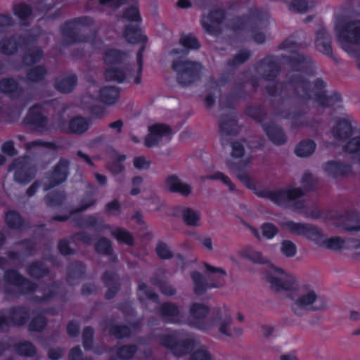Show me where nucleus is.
I'll list each match as a JSON object with an SVG mask.
<instances>
[{"mask_svg":"<svg viewBox=\"0 0 360 360\" xmlns=\"http://www.w3.org/2000/svg\"><path fill=\"white\" fill-rule=\"evenodd\" d=\"M250 164V160L235 162L231 160L226 161V166L236 178L257 196L269 199L278 205L285 201H294L304 195V191L301 188H288L285 190L269 191L267 188L258 189L255 181L248 174L246 169Z\"/></svg>","mask_w":360,"mask_h":360,"instance_id":"obj_1","label":"nucleus"},{"mask_svg":"<svg viewBox=\"0 0 360 360\" xmlns=\"http://www.w3.org/2000/svg\"><path fill=\"white\" fill-rule=\"evenodd\" d=\"M4 292L6 296L17 297L20 295H32V300L37 303H43L52 300L56 295L54 290L50 289L43 295H34L38 285L25 277L15 269H7L4 271Z\"/></svg>","mask_w":360,"mask_h":360,"instance_id":"obj_2","label":"nucleus"},{"mask_svg":"<svg viewBox=\"0 0 360 360\" xmlns=\"http://www.w3.org/2000/svg\"><path fill=\"white\" fill-rule=\"evenodd\" d=\"M335 122L332 129L334 138L338 141H347L342 146L343 151L354 155L360 164V129L357 128V122L347 114L335 118Z\"/></svg>","mask_w":360,"mask_h":360,"instance_id":"obj_3","label":"nucleus"},{"mask_svg":"<svg viewBox=\"0 0 360 360\" xmlns=\"http://www.w3.org/2000/svg\"><path fill=\"white\" fill-rule=\"evenodd\" d=\"M285 225L291 233L304 236L319 246L333 250H340L344 248V239L339 236L323 239L322 232L314 225L293 221H288Z\"/></svg>","mask_w":360,"mask_h":360,"instance_id":"obj_4","label":"nucleus"},{"mask_svg":"<svg viewBox=\"0 0 360 360\" xmlns=\"http://www.w3.org/2000/svg\"><path fill=\"white\" fill-rule=\"evenodd\" d=\"M172 68L176 74L177 83L186 87L200 80L203 66L198 61L176 58L172 63Z\"/></svg>","mask_w":360,"mask_h":360,"instance_id":"obj_5","label":"nucleus"},{"mask_svg":"<svg viewBox=\"0 0 360 360\" xmlns=\"http://www.w3.org/2000/svg\"><path fill=\"white\" fill-rule=\"evenodd\" d=\"M94 23L90 16H80L66 20L60 26V32L65 44L69 46L78 43H86L90 41L89 37L80 34L77 26L89 27Z\"/></svg>","mask_w":360,"mask_h":360,"instance_id":"obj_6","label":"nucleus"},{"mask_svg":"<svg viewBox=\"0 0 360 360\" xmlns=\"http://www.w3.org/2000/svg\"><path fill=\"white\" fill-rule=\"evenodd\" d=\"M204 267L207 271L211 274H219L220 275L217 277L210 276L208 281L199 271L191 272V278L193 283V292L196 295H202L210 288H219L223 286L225 281L224 277L226 276V272L224 269L213 266L207 263L204 264Z\"/></svg>","mask_w":360,"mask_h":360,"instance_id":"obj_7","label":"nucleus"},{"mask_svg":"<svg viewBox=\"0 0 360 360\" xmlns=\"http://www.w3.org/2000/svg\"><path fill=\"white\" fill-rule=\"evenodd\" d=\"M182 336L181 330H172L169 333L160 335L159 342L176 357H183L193 351L195 341L191 338H183Z\"/></svg>","mask_w":360,"mask_h":360,"instance_id":"obj_8","label":"nucleus"},{"mask_svg":"<svg viewBox=\"0 0 360 360\" xmlns=\"http://www.w3.org/2000/svg\"><path fill=\"white\" fill-rule=\"evenodd\" d=\"M269 17L266 11L253 6L249 9L248 14L238 15L229 20L228 27L234 32L247 30L253 32L257 29L259 24L267 21Z\"/></svg>","mask_w":360,"mask_h":360,"instance_id":"obj_9","label":"nucleus"},{"mask_svg":"<svg viewBox=\"0 0 360 360\" xmlns=\"http://www.w3.org/2000/svg\"><path fill=\"white\" fill-rule=\"evenodd\" d=\"M210 311V309L202 303L194 302L190 307V315L192 319V325L202 331L207 332L214 326L217 321L221 319V309L219 307L214 308L212 312L210 320L206 317Z\"/></svg>","mask_w":360,"mask_h":360,"instance_id":"obj_10","label":"nucleus"},{"mask_svg":"<svg viewBox=\"0 0 360 360\" xmlns=\"http://www.w3.org/2000/svg\"><path fill=\"white\" fill-rule=\"evenodd\" d=\"M337 39L345 51L350 44H360V20H347L341 19L335 26Z\"/></svg>","mask_w":360,"mask_h":360,"instance_id":"obj_11","label":"nucleus"},{"mask_svg":"<svg viewBox=\"0 0 360 360\" xmlns=\"http://www.w3.org/2000/svg\"><path fill=\"white\" fill-rule=\"evenodd\" d=\"M38 38L37 34L31 32L4 37L0 39V53L4 56H13L20 48L37 44Z\"/></svg>","mask_w":360,"mask_h":360,"instance_id":"obj_12","label":"nucleus"},{"mask_svg":"<svg viewBox=\"0 0 360 360\" xmlns=\"http://www.w3.org/2000/svg\"><path fill=\"white\" fill-rule=\"evenodd\" d=\"M13 170L14 180L20 184H27L34 179L37 174L36 165L28 156L19 157L9 166V171Z\"/></svg>","mask_w":360,"mask_h":360,"instance_id":"obj_13","label":"nucleus"},{"mask_svg":"<svg viewBox=\"0 0 360 360\" xmlns=\"http://www.w3.org/2000/svg\"><path fill=\"white\" fill-rule=\"evenodd\" d=\"M313 86L315 91L314 100L316 103L322 108H331L333 106L340 107L342 102V96L337 91H333L330 94H326V82L321 78H316L313 82Z\"/></svg>","mask_w":360,"mask_h":360,"instance_id":"obj_14","label":"nucleus"},{"mask_svg":"<svg viewBox=\"0 0 360 360\" xmlns=\"http://www.w3.org/2000/svg\"><path fill=\"white\" fill-rule=\"evenodd\" d=\"M70 165L68 159L60 158L57 164L46 174L47 182L43 186L44 191H49L66 181L70 174Z\"/></svg>","mask_w":360,"mask_h":360,"instance_id":"obj_15","label":"nucleus"},{"mask_svg":"<svg viewBox=\"0 0 360 360\" xmlns=\"http://www.w3.org/2000/svg\"><path fill=\"white\" fill-rule=\"evenodd\" d=\"M23 123L33 131L44 132L47 130L49 120L43 113L41 106L34 104L29 108Z\"/></svg>","mask_w":360,"mask_h":360,"instance_id":"obj_16","label":"nucleus"},{"mask_svg":"<svg viewBox=\"0 0 360 360\" xmlns=\"http://www.w3.org/2000/svg\"><path fill=\"white\" fill-rule=\"evenodd\" d=\"M273 269L275 272L281 274V277H276L270 274H267L265 276L266 281L270 283L272 290L279 292L282 291H293L296 289V281L293 276L285 274L281 268L273 267Z\"/></svg>","mask_w":360,"mask_h":360,"instance_id":"obj_17","label":"nucleus"},{"mask_svg":"<svg viewBox=\"0 0 360 360\" xmlns=\"http://www.w3.org/2000/svg\"><path fill=\"white\" fill-rule=\"evenodd\" d=\"M256 70L264 68L262 74L263 79L267 82L274 81L281 72V68L274 55L269 54L259 60L255 65Z\"/></svg>","mask_w":360,"mask_h":360,"instance_id":"obj_18","label":"nucleus"},{"mask_svg":"<svg viewBox=\"0 0 360 360\" xmlns=\"http://www.w3.org/2000/svg\"><path fill=\"white\" fill-rule=\"evenodd\" d=\"M226 16V12L225 10L221 8L212 9L207 16V20L210 22L202 20V27L207 34L212 36H218L221 32L220 25L225 20Z\"/></svg>","mask_w":360,"mask_h":360,"instance_id":"obj_19","label":"nucleus"},{"mask_svg":"<svg viewBox=\"0 0 360 360\" xmlns=\"http://www.w3.org/2000/svg\"><path fill=\"white\" fill-rule=\"evenodd\" d=\"M172 134V128L162 123L155 124L148 128V134L144 140L145 146L152 148L158 145L162 137H170Z\"/></svg>","mask_w":360,"mask_h":360,"instance_id":"obj_20","label":"nucleus"},{"mask_svg":"<svg viewBox=\"0 0 360 360\" xmlns=\"http://www.w3.org/2000/svg\"><path fill=\"white\" fill-rule=\"evenodd\" d=\"M88 188L94 190L93 193L91 194V196L89 194H86L79 203V206L71 210L70 211L69 214L59 215L56 214L52 217L51 220L55 221H60L64 222L68 221L71 216L86 211L89 207L95 205L97 202V200L94 198V195L96 194V190L94 186L89 184L87 186Z\"/></svg>","mask_w":360,"mask_h":360,"instance_id":"obj_21","label":"nucleus"},{"mask_svg":"<svg viewBox=\"0 0 360 360\" xmlns=\"http://www.w3.org/2000/svg\"><path fill=\"white\" fill-rule=\"evenodd\" d=\"M315 46L319 52L327 56L335 63H338V58L333 52L331 36L323 27L319 28L316 32Z\"/></svg>","mask_w":360,"mask_h":360,"instance_id":"obj_22","label":"nucleus"},{"mask_svg":"<svg viewBox=\"0 0 360 360\" xmlns=\"http://www.w3.org/2000/svg\"><path fill=\"white\" fill-rule=\"evenodd\" d=\"M323 169L332 178L343 179L352 173V167L341 161L328 160L323 165Z\"/></svg>","mask_w":360,"mask_h":360,"instance_id":"obj_23","label":"nucleus"},{"mask_svg":"<svg viewBox=\"0 0 360 360\" xmlns=\"http://www.w3.org/2000/svg\"><path fill=\"white\" fill-rule=\"evenodd\" d=\"M8 322L11 327L24 326L30 319V313L27 307L16 305L7 310Z\"/></svg>","mask_w":360,"mask_h":360,"instance_id":"obj_24","label":"nucleus"},{"mask_svg":"<svg viewBox=\"0 0 360 360\" xmlns=\"http://www.w3.org/2000/svg\"><path fill=\"white\" fill-rule=\"evenodd\" d=\"M102 283L108 288L104 297L107 300L114 298L121 288L120 278L116 272L105 270L101 278Z\"/></svg>","mask_w":360,"mask_h":360,"instance_id":"obj_25","label":"nucleus"},{"mask_svg":"<svg viewBox=\"0 0 360 360\" xmlns=\"http://www.w3.org/2000/svg\"><path fill=\"white\" fill-rule=\"evenodd\" d=\"M24 88L13 77L0 79V92L11 100H18L24 94Z\"/></svg>","mask_w":360,"mask_h":360,"instance_id":"obj_26","label":"nucleus"},{"mask_svg":"<svg viewBox=\"0 0 360 360\" xmlns=\"http://www.w3.org/2000/svg\"><path fill=\"white\" fill-rule=\"evenodd\" d=\"M306 112L301 108H297L294 111L276 110V114L281 116L285 120H291V129H297L300 128L309 126V122L305 119Z\"/></svg>","mask_w":360,"mask_h":360,"instance_id":"obj_27","label":"nucleus"},{"mask_svg":"<svg viewBox=\"0 0 360 360\" xmlns=\"http://www.w3.org/2000/svg\"><path fill=\"white\" fill-rule=\"evenodd\" d=\"M157 314L166 323L176 324L180 321V309L172 302H165L157 309Z\"/></svg>","mask_w":360,"mask_h":360,"instance_id":"obj_28","label":"nucleus"},{"mask_svg":"<svg viewBox=\"0 0 360 360\" xmlns=\"http://www.w3.org/2000/svg\"><path fill=\"white\" fill-rule=\"evenodd\" d=\"M22 49L23 53L20 56V58L25 67L37 65L44 58L43 49L36 44H31L27 48H22Z\"/></svg>","mask_w":360,"mask_h":360,"instance_id":"obj_29","label":"nucleus"},{"mask_svg":"<svg viewBox=\"0 0 360 360\" xmlns=\"http://www.w3.org/2000/svg\"><path fill=\"white\" fill-rule=\"evenodd\" d=\"M262 129L269 141L275 146H282L287 142V136L283 128L274 122L262 124Z\"/></svg>","mask_w":360,"mask_h":360,"instance_id":"obj_30","label":"nucleus"},{"mask_svg":"<svg viewBox=\"0 0 360 360\" xmlns=\"http://www.w3.org/2000/svg\"><path fill=\"white\" fill-rule=\"evenodd\" d=\"M340 226L347 231H360L358 212L355 210H346L338 217Z\"/></svg>","mask_w":360,"mask_h":360,"instance_id":"obj_31","label":"nucleus"},{"mask_svg":"<svg viewBox=\"0 0 360 360\" xmlns=\"http://www.w3.org/2000/svg\"><path fill=\"white\" fill-rule=\"evenodd\" d=\"M4 221L7 227L11 230H24L28 228V222L16 210L7 211L4 215Z\"/></svg>","mask_w":360,"mask_h":360,"instance_id":"obj_32","label":"nucleus"},{"mask_svg":"<svg viewBox=\"0 0 360 360\" xmlns=\"http://www.w3.org/2000/svg\"><path fill=\"white\" fill-rule=\"evenodd\" d=\"M78 84V77L75 74L58 77L54 81V88L62 94L72 93Z\"/></svg>","mask_w":360,"mask_h":360,"instance_id":"obj_33","label":"nucleus"},{"mask_svg":"<svg viewBox=\"0 0 360 360\" xmlns=\"http://www.w3.org/2000/svg\"><path fill=\"white\" fill-rule=\"evenodd\" d=\"M123 37L129 44H146L148 37L143 34L142 30L138 25H127L123 31Z\"/></svg>","mask_w":360,"mask_h":360,"instance_id":"obj_34","label":"nucleus"},{"mask_svg":"<svg viewBox=\"0 0 360 360\" xmlns=\"http://www.w3.org/2000/svg\"><path fill=\"white\" fill-rule=\"evenodd\" d=\"M238 122L236 119L231 118L228 115H221L219 122V130L221 134V144L224 146L226 143L223 136L236 135L237 131L236 127Z\"/></svg>","mask_w":360,"mask_h":360,"instance_id":"obj_35","label":"nucleus"},{"mask_svg":"<svg viewBox=\"0 0 360 360\" xmlns=\"http://www.w3.org/2000/svg\"><path fill=\"white\" fill-rule=\"evenodd\" d=\"M94 250L96 253L109 257L111 263H116L118 257L114 253L111 241L106 237H101L94 244Z\"/></svg>","mask_w":360,"mask_h":360,"instance_id":"obj_36","label":"nucleus"},{"mask_svg":"<svg viewBox=\"0 0 360 360\" xmlns=\"http://www.w3.org/2000/svg\"><path fill=\"white\" fill-rule=\"evenodd\" d=\"M165 185L172 193H180L184 196H187L191 193V186L182 183L175 174L169 175L166 178Z\"/></svg>","mask_w":360,"mask_h":360,"instance_id":"obj_37","label":"nucleus"},{"mask_svg":"<svg viewBox=\"0 0 360 360\" xmlns=\"http://www.w3.org/2000/svg\"><path fill=\"white\" fill-rule=\"evenodd\" d=\"M20 112L13 104H4L0 105V123L13 124L17 122L20 117Z\"/></svg>","mask_w":360,"mask_h":360,"instance_id":"obj_38","label":"nucleus"},{"mask_svg":"<svg viewBox=\"0 0 360 360\" xmlns=\"http://www.w3.org/2000/svg\"><path fill=\"white\" fill-rule=\"evenodd\" d=\"M48 75L46 68L42 65H37L30 67L25 75V80L27 84H37L45 81Z\"/></svg>","mask_w":360,"mask_h":360,"instance_id":"obj_39","label":"nucleus"},{"mask_svg":"<svg viewBox=\"0 0 360 360\" xmlns=\"http://www.w3.org/2000/svg\"><path fill=\"white\" fill-rule=\"evenodd\" d=\"M104 323L108 329L109 334L116 339L122 340L131 336V328L127 325L114 324L112 319L105 321Z\"/></svg>","mask_w":360,"mask_h":360,"instance_id":"obj_40","label":"nucleus"},{"mask_svg":"<svg viewBox=\"0 0 360 360\" xmlns=\"http://www.w3.org/2000/svg\"><path fill=\"white\" fill-rule=\"evenodd\" d=\"M27 274L34 279H41L50 274L49 267L41 260L31 262L26 269Z\"/></svg>","mask_w":360,"mask_h":360,"instance_id":"obj_41","label":"nucleus"},{"mask_svg":"<svg viewBox=\"0 0 360 360\" xmlns=\"http://www.w3.org/2000/svg\"><path fill=\"white\" fill-rule=\"evenodd\" d=\"M287 83L295 89H301L306 99L311 98V84L304 77L300 75H292L288 77Z\"/></svg>","mask_w":360,"mask_h":360,"instance_id":"obj_42","label":"nucleus"},{"mask_svg":"<svg viewBox=\"0 0 360 360\" xmlns=\"http://www.w3.org/2000/svg\"><path fill=\"white\" fill-rule=\"evenodd\" d=\"M287 63L293 71L307 72L310 68L311 60L303 54L297 53L288 57Z\"/></svg>","mask_w":360,"mask_h":360,"instance_id":"obj_43","label":"nucleus"},{"mask_svg":"<svg viewBox=\"0 0 360 360\" xmlns=\"http://www.w3.org/2000/svg\"><path fill=\"white\" fill-rule=\"evenodd\" d=\"M89 121L85 117L75 116L69 121L68 129H63V130L69 134H82L89 129Z\"/></svg>","mask_w":360,"mask_h":360,"instance_id":"obj_44","label":"nucleus"},{"mask_svg":"<svg viewBox=\"0 0 360 360\" xmlns=\"http://www.w3.org/2000/svg\"><path fill=\"white\" fill-rule=\"evenodd\" d=\"M245 112L247 116L254 120L257 123L261 124L265 123L267 118L268 111L264 105H248L245 108Z\"/></svg>","mask_w":360,"mask_h":360,"instance_id":"obj_45","label":"nucleus"},{"mask_svg":"<svg viewBox=\"0 0 360 360\" xmlns=\"http://www.w3.org/2000/svg\"><path fill=\"white\" fill-rule=\"evenodd\" d=\"M317 300L316 293L314 291H310L306 295H304L296 300L292 304V310L297 315H302V311L310 304H312Z\"/></svg>","mask_w":360,"mask_h":360,"instance_id":"obj_46","label":"nucleus"},{"mask_svg":"<svg viewBox=\"0 0 360 360\" xmlns=\"http://www.w3.org/2000/svg\"><path fill=\"white\" fill-rule=\"evenodd\" d=\"M86 273V265L81 261L72 262L67 268L66 280L70 283L75 280L82 279Z\"/></svg>","mask_w":360,"mask_h":360,"instance_id":"obj_47","label":"nucleus"},{"mask_svg":"<svg viewBox=\"0 0 360 360\" xmlns=\"http://www.w3.org/2000/svg\"><path fill=\"white\" fill-rule=\"evenodd\" d=\"M99 98L104 104L113 105L120 98V89L113 86H104L100 90Z\"/></svg>","mask_w":360,"mask_h":360,"instance_id":"obj_48","label":"nucleus"},{"mask_svg":"<svg viewBox=\"0 0 360 360\" xmlns=\"http://www.w3.org/2000/svg\"><path fill=\"white\" fill-rule=\"evenodd\" d=\"M67 200V195L64 191H53L49 192L44 197L46 205L51 208H56L63 206Z\"/></svg>","mask_w":360,"mask_h":360,"instance_id":"obj_49","label":"nucleus"},{"mask_svg":"<svg viewBox=\"0 0 360 360\" xmlns=\"http://www.w3.org/2000/svg\"><path fill=\"white\" fill-rule=\"evenodd\" d=\"M125 57L126 53L124 51L112 48L104 52L103 61L107 65H120Z\"/></svg>","mask_w":360,"mask_h":360,"instance_id":"obj_50","label":"nucleus"},{"mask_svg":"<svg viewBox=\"0 0 360 360\" xmlns=\"http://www.w3.org/2000/svg\"><path fill=\"white\" fill-rule=\"evenodd\" d=\"M103 75L106 81L116 82L118 84L124 83L126 79L125 70L122 68H107L104 71Z\"/></svg>","mask_w":360,"mask_h":360,"instance_id":"obj_51","label":"nucleus"},{"mask_svg":"<svg viewBox=\"0 0 360 360\" xmlns=\"http://www.w3.org/2000/svg\"><path fill=\"white\" fill-rule=\"evenodd\" d=\"M13 13L22 22L27 21L33 15L32 8L25 2H20L13 5Z\"/></svg>","mask_w":360,"mask_h":360,"instance_id":"obj_52","label":"nucleus"},{"mask_svg":"<svg viewBox=\"0 0 360 360\" xmlns=\"http://www.w3.org/2000/svg\"><path fill=\"white\" fill-rule=\"evenodd\" d=\"M316 144L311 139L301 141L295 147V153L297 156L304 158L308 157L314 153Z\"/></svg>","mask_w":360,"mask_h":360,"instance_id":"obj_53","label":"nucleus"},{"mask_svg":"<svg viewBox=\"0 0 360 360\" xmlns=\"http://www.w3.org/2000/svg\"><path fill=\"white\" fill-rule=\"evenodd\" d=\"M13 349L18 355L25 357H33L37 353L36 347L27 340L14 344Z\"/></svg>","mask_w":360,"mask_h":360,"instance_id":"obj_54","label":"nucleus"},{"mask_svg":"<svg viewBox=\"0 0 360 360\" xmlns=\"http://www.w3.org/2000/svg\"><path fill=\"white\" fill-rule=\"evenodd\" d=\"M111 235L120 243L129 246L134 243L133 235L124 229L117 227L111 232Z\"/></svg>","mask_w":360,"mask_h":360,"instance_id":"obj_55","label":"nucleus"},{"mask_svg":"<svg viewBox=\"0 0 360 360\" xmlns=\"http://www.w3.org/2000/svg\"><path fill=\"white\" fill-rule=\"evenodd\" d=\"M48 324L46 317L39 314L34 316L28 324V330L30 332L41 333L45 330Z\"/></svg>","mask_w":360,"mask_h":360,"instance_id":"obj_56","label":"nucleus"},{"mask_svg":"<svg viewBox=\"0 0 360 360\" xmlns=\"http://www.w3.org/2000/svg\"><path fill=\"white\" fill-rule=\"evenodd\" d=\"M136 345H124L116 350V356L120 360H131L138 352Z\"/></svg>","mask_w":360,"mask_h":360,"instance_id":"obj_57","label":"nucleus"},{"mask_svg":"<svg viewBox=\"0 0 360 360\" xmlns=\"http://www.w3.org/2000/svg\"><path fill=\"white\" fill-rule=\"evenodd\" d=\"M252 53L250 50L246 49H241L232 58L229 59L226 64L230 68H238L248 61Z\"/></svg>","mask_w":360,"mask_h":360,"instance_id":"obj_58","label":"nucleus"},{"mask_svg":"<svg viewBox=\"0 0 360 360\" xmlns=\"http://www.w3.org/2000/svg\"><path fill=\"white\" fill-rule=\"evenodd\" d=\"M179 44L186 50H198L201 46L200 41L193 33L181 34Z\"/></svg>","mask_w":360,"mask_h":360,"instance_id":"obj_59","label":"nucleus"},{"mask_svg":"<svg viewBox=\"0 0 360 360\" xmlns=\"http://www.w3.org/2000/svg\"><path fill=\"white\" fill-rule=\"evenodd\" d=\"M85 228H93L99 231L111 229L110 224H105L102 219H98L94 215L85 216Z\"/></svg>","mask_w":360,"mask_h":360,"instance_id":"obj_60","label":"nucleus"},{"mask_svg":"<svg viewBox=\"0 0 360 360\" xmlns=\"http://www.w3.org/2000/svg\"><path fill=\"white\" fill-rule=\"evenodd\" d=\"M242 256L256 264H266L268 260L264 258L261 252L257 251L252 247H247L242 251Z\"/></svg>","mask_w":360,"mask_h":360,"instance_id":"obj_61","label":"nucleus"},{"mask_svg":"<svg viewBox=\"0 0 360 360\" xmlns=\"http://www.w3.org/2000/svg\"><path fill=\"white\" fill-rule=\"evenodd\" d=\"M82 345L86 351H90L93 348L94 339V329L91 326H85L82 331Z\"/></svg>","mask_w":360,"mask_h":360,"instance_id":"obj_62","label":"nucleus"},{"mask_svg":"<svg viewBox=\"0 0 360 360\" xmlns=\"http://www.w3.org/2000/svg\"><path fill=\"white\" fill-rule=\"evenodd\" d=\"M122 18L129 22H140L142 18L139 6L132 5L125 8L122 13Z\"/></svg>","mask_w":360,"mask_h":360,"instance_id":"obj_63","label":"nucleus"},{"mask_svg":"<svg viewBox=\"0 0 360 360\" xmlns=\"http://www.w3.org/2000/svg\"><path fill=\"white\" fill-rule=\"evenodd\" d=\"M126 160L125 155H116V159L111 162H108L107 164V169L112 174H121L124 169V167L122 165V162Z\"/></svg>","mask_w":360,"mask_h":360,"instance_id":"obj_64","label":"nucleus"}]
</instances>
